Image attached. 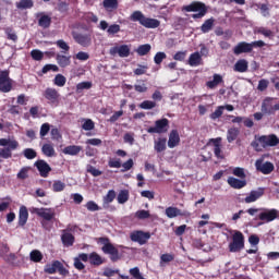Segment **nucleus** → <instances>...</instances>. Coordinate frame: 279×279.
<instances>
[{
	"instance_id": "nucleus-21",
	"label": "nucleus",
	"mask_w": 279,
	"mask_h": 279,
	"mask_svg": "<svg viewBox=\"0 0 279 279\" xmlns=\"http://www.w3.org/2000/svg\"><path fill=\"white\" fill-rule=\"evenodd\" d=\"M61 242L63 247H73L75 244V235L66 230H63L61 234Z\"/></svg>"
},
{
	"instance_id": "nucleus-4",
	"label": "nucleus",
	"mask_w": 279,
	"mask_h": 279,
	"mask_svg": "<svg viewBox=\"0 0 279 279\" xmlns=\"http://www.w3.org/2000/svg\"><path fill=\"white\" fill-rule=\"evenodd\" d=\"M267 44H265V41L263 40H257V41H252V43H247V41H240L238 43V45H235L233 47V53L234 56H241V53H252L254 51V49L256 48H263L265 47Z\"/></svg>"
},
{
	"instance_id": "nucleus-37",
	"label": "nucleus",
	"mask_w": 279,
	"mask_h": 279,
	"mask_svg": "<svg viewBox=\"0 0 279 279\" xmlns=\"http://www.w3.org/2000/svg\"><path fill=\"white\" fill-rule=\"evenodd\" d=\"M41 151L44 156H47V158H53V156H56V148H53L52 144H44Z\"/></svg>"
},
{
	"instance_id": "nucleus-52",
	"label": "nucleus",
	"mask_w": 279,
	"mask_h": 279,
	"mask_svg": "<svg viewBox=\"0 0 279 279\" xmlns=\"http://www.w3.org/2000/svg\"><path fill=\"white\" fill-rule=\"evenodd\" d=\"M82 129L85 130V132H90V130H95V122L92 119H86L82 124Z\"/></svg>"
},
{
	"instance_id": "nucleus-5",
	"label": "nucleus",
	"mask_w": 279,
	"mask_h": 279,
	"mask_svg": "<svg viewBox=\"0 0 279 279\" xmlns=\"http://www.w3.org/2000/svg\"><path fill=\"white\" fill-rule=\"evenodd\" d=\"M96 241L97 243H101V245H104L101 251L104 254H109L110 260H112V263H117V260L121 258L119 256V248H117L114 244L110 243V238L101 236L96 239Z\"/></svg>"
},
{
	"instance_id": "nucleus-15",
	"label": "nucleus",
	"mask_w": 279,
	"mask_h": 279,
	"mask_svg": "<svg viewBox=\"0 0 279 279\" xmlns=\"http://www.w3.org/2000/svg\"><path fill=\"white\" fill-rule=\"evenodd\" d=\"M131 48L128 45L114 46L110 48V56H119V58H130Z\"/></svg>"
},
{
	"instance_id": "nucleus-22",
	"label": "nucleus",
	"mask_w": 279,
	"mask_h": 279,
	"mask_svg": "<svg viewBox=\"0 0 279 279\" xmlns=\"http://www.w3.org/2000/svg\"><path fill=\"white\" fill-rule=\"evenodd\" d=\"M227 182H228L229 186H231V189L241 190V189H245V186H247V181L240 180L234 177H229Z\"/></svg>"
},
{
	"instance_id": "nucleus-62",
	"label": "nucleus",
	"mask_w": 279,
	"mask_h": 279,
	"mask_svg": "<svg viewBox=\"0 0 279 279\" xmlns=\"http://www.w3.org/2000/svg\"><path fill=\"white\" fill-rule=\"evenodd\" d=\"M134 88L136 93H147V84H145V81L140 82V84H135Z\"/></svg>"
},
{
	"instance_id": "nucleus-51",
	"label": "nucleus",
	"mask_w": 279,
	"mask_h": 279,
	"mask_svg": "<svg viewBox=\"0 0 279 279\" xmlns=\"http://www.w3.org/2000/svg\"><path fill=\"white\" fill-rule=\"evenodd\" d=\"M119 274H120L119 269H112L107 267L104 269L102 276L105 278H112L113 276H117V275L119 276Z\"/></svg>"
},
{
	"instance_id": "nucleus-10",
	"label": "nucleus",
	"mask_w": 279,
	"mask_h": 279,
	"mask_svg": "<svg viewBox=\"0 0 279 279\" xmlns=\"http://www.w3.org/2000/svg\"><path fill=\"white\" fill-rule=\"evenodd\" d=\"M72 37L81 47H90V45H93V35L90 33L72 32Z\"/></svg>"
},
{
	"instance_id": "nucleus-13",
	"label": "nucleus",
	"mask_w": 279,
	"mask_h": 279,
	"mask_svg": "<svg viewBox=\"0 0 279 279\" xmlns=\"http://www.w3.org/2000/svg\"><path fill=\"white\" fill-rule=\"evenodd\" d=\"M130 239H131V241H133V243H138L140 245H145V243H147V240L151 239V233L136 230V231L131 232Z\"/></svg>"
},
{
	"instance_id": "nucleus-58",
	"label": "nucleus",
	"mask_w": 279,
	"mask_h": 279,
	"mask_svg": "<svg viewBox=\"0 0 279 279\" xmlns=\"http://www.w3.org/2000/svg\"><path fill=\"white\" fill-rule=\"evenodd\" d=\"M24 156L27 158V160H34L36 158L37 153L34 150V148H26L23 151Z\"/></svg>"
},
{
	"instance_id": "nucleus-16",
	"label": "nucleus",
	"mask_w": 279,
	"mask_h": 279,
	"mask_svg": "<svg viewBox=\"0 0 279 279\" xmlns=\"http://www.w3.org/2000/svg\"><path fill=\"white\" fill-rule=\"evenodd\" d=\"M265 195V187H258L257 190H253L250 194L244 198L245 204H254V202H258L260 197Z\"/></svg>"
},
{
	"instance_id": "nucleus-60",
	"label": "nucleus",
	"mask_w": 279,
	"mask_h": 279,
	"mask_svg": "<svg viewBox=\"0 0 279 279\" xmlns=\"http://www.w3.org/2000/svg\"><path fill=\"white\" fill-rule=\"evenodd\" d=\"M233 175H235L236 178H241V180H245V178H246L245 169H243L241 167L234 168Z\"/></svg>"
},
{
	"instance_id": "nucleus-50",
	"label": "nucleus",
	"mask_w": 279,
	"mask_h": 279,
	"mask_svg": "<svg viewBox=\"0 0 279 279\" xmlns=\"http://www.w3.org/2000/svg\"><path fill=\"white\" fill-rule=\"evenodd\" d=\"M31 58H33V60H36L37 62H40V60L45 58V53H43V51L38 49H34L31 51Z\"/></svg>"
},
{
	"instance_id": "nucleus-18",
	"label": "nucleus",
	"mask_w": 279,
	"mask_h": 279,
	"mask_svg": "<svg viewBox=\"0 0 279 279\" xmlns=\"http://www.w3.org/2000/svg\"><path fill=\"white\" fill-rule=\"evenodd\" d=\"M213 144L214 155L218 158V160H223L226 156L223 155V150H221V137L210 138L208 145Z\"/></svg>"
},
{
	"instance_id": "nucleus-17",
	"label": "nucleus",
	"mask_w": 279,
	"mask_h": 279,
	"mask_svg": "<svg viewBox=\"0 0 279 279\" xmlns=\"http://www.w3.org/2000/svg\"><path fill=\"white\" fill-rule=\"evenodd\" d=\"M35 167L39 171V175L41 178H49V173H51V166H49L47 161L39 159L35 162Z\"/></svg>"
},
{
	"instance_id": "nucleus-64",
	"label": "nucleus",
	"mask_w": 279,
	"mask_h": 279,
	"mask_svg": "<svg viewBox=\"0 0 279 279\" xmlns=\"http://www.w3.org/2000/svg\"><path fill=\"white\" fill-rule=\"evenodd\" d=\"M147 69H149V66L138 64V68L135 69L133 73L134 75H145V73H147Z\"/></svg>"
},
{
	"instance_id": "nucleus-49",
	"label": "nucleus",
	"mask_w": 279,
	"mask_h": 279,
	"mask_svg": "<svg viewBox=\"0 0 279 279\" xmlns=\"http://www.w3.org/2000/svg\"><path fill=\"white\" fill-rule=\"evenodd\" d=\"M140 108L142 110H153V108H156V101L144 100L142 104H140Z\"/></svg>"
},
{
	"instance_id": "nucleus-41",
	"label": "nucleus",
	"mask_w": 279,
	"mask_h": 279,
	"mask_svg": "<svg viewBox=\"0 0 279 279\" xmlns=\"http://www.w3.org/2000/svg\"><path fill=\"white\" fill-rule=\"evenodd\" d=\"M29 258L32 260V263H40L44 258L43 253L38 250H33L29 253Z\"/></svg>"
},
{
	"instance_id": "nucleus-9",
	"label": "nucleus",
	"mask_w": 279,
	"mask_h": 279,
	"mask_svg": "<svg viewBox=\"0 0 279 279\" xmlns=\"http://www.w3.org/2000/svg\"><path fill=\"white\" fill-rule=\"evenodd\" d=\"M169 130V119L162 118L155 121V126H149L146 132L148 134H165Z\"/></svg>"
},
{
	"instance_id": "nucleus-27",
	"label": "nucleus",
	"mask_w": 279,
	"mask_h": 279,
	"mask_svg": "<svg viewBox=\"0 0 279 279\" xmlns=\"http://www.w3.org/2000/svg\"><path fill=\"white\" fill-rule=\"evenodd\" d=\"M56 61L61 69H66V66H71V56L58 53L56 56Z\"/></svg>"
},
{
	"instance_id": "nucleus-7",
	"label": "nucleus",
	"mask_w": 279,
	"mask_h": 279,
	"mask_svg": "<svg viewBox=\"0 0 279 279\" xmlns=\"http://www.w3.org/2000/svg\"><path fill=\"white\" fill-rule=\"evenodd\" d=\"M45 274H59L60 276H63V278H66L69 276V269L64 267V264L60 260H53L51 264H47L44 268Z\"/></svg>"
},
{
	"instance_id": "nucleus-33",
	"label": "nucleus",
	"mask_w": 279,
	"mask_h": 279,
	"mask_svg": "<svg viewBox=\"0 0 279 279\" xmlns=\"http://www.w3.org/2000/svg\"><path fill=\"white\" fill-rule=\"evenodd\" d=\"M0 147H9L10 149H17L19 142L16 140L0 138Z\"/></svg>"
},
{
	"instance_id": "nucleus-31",
	"label": "nucleus",
	"mask_w": 279,
	"mask_h": 279,
	"mask_svg": "<svg viewBox=\"0 0 279 279\" xmlns=\"http://www.w3.org/2000/svg\"><path fill=\"white\" fill-rule=\"evenodd\" d=\"M247 69L248 63L245 59H240L234 64V71H236V73H246Z\"/></svg>"
},
{
	"instance_id": "nucleus-2",
	"label": "nucleus",
	"mask_w": 279,
	"mask_h": 279,
	"mask_svg": "<svg viewBox=\"0 0 279 279\" xmlns=\"http://www.w3.org/2000/svg\"><path fill=\"white\" fill-rule=\"evenodd\" d=\"M182 12H197L192 14V19L197 21L198 19H204L208 14V5L202 1H192L190 4L182 7Z\"/></svg>"
},
{
	"instance_id": "nucleus-29",
	"label": "nucleus",
	"mask_w": 279,
	"mask_h": 279,
	"mask_svg": "<svg viewBox=\"0 0 279 279\" xmlns=\"http://www.w3.org/2000/svg\"><path fill=\"white\" fill-rule=\"evenodd\" d=\"M102 7L107 12H114V10H119V0H104Z\"/></svg>"
},
{
	"instance_id": "nucleus-3",
	"label": "nucleus",
	"mask_w": 279,
	"mask_h": 279,
	"mask_svg": "<svg viewBox=\"0 0 279 279\" xmlns=\"http://www.w3.org/2000/svg\"><path fill=\"white\" fill-rule=\"evenodd\" d=\"M130 20L133 21V23H140L143 27H146V29H156L160 27V21L151 17L145 16L143 12L141 11H134Z\"/></svg>"
},
{
	"instance_id": "nucleus-46",
	"label": "nucleus",
	"mask_w": 279,
	"mask_h": 279,
	"mask_svg": "<svg viewBox=\"0 0 279 279\" xmlns=\"http://www.w3.org/2000/svg\"><path fill=\"white\" fill-rule=\"evenodd\" d=\"M4 34H7L8 40H13V43H16V40H19V36L16 35V33H14V29H12V27H7L4 29Z\"/></svg>"
},
{
	"instance_id": "nucleus-1",
	"label": "nucleus",
	"mask_w": 279,
	"mask_h": 279,
	"mask_svg": "<svg viewBox=\"0 0 279 279\" xmlns=\"http://www.w3.org/2000/svg\"><path fill=\"white\" fill-rule=\"evenodd\" d=\"M246 213L251 217H256L255 221H260L258 222V226H263L264 223H271V221H276V219H278V209L276 208L267 209L251 207L246 210Z\"/></svg>"
},
{
	"instance_id": "nucleus-24",
	"label": "nucleus",
	"mask_w": 279,
	"mask_h": 279,
	"mask_svg": "<svg viewBox=\"0 0 279 279\" xmlns=\"http://www.w3.org/2000/svg\"><path fill=\"white\" fill-rule=\"evenodd\" d=\"M38 26L43 27V29H49L51 27V16L45 13H38Z\"/></svg>"
},
{
	"instance_id": "nucleus-55",
	"label": "nucleus",
	"mask_w": 279,
	"mask_h": 279,
	"mask_svg": "<svg viewBox=\"0 0 279 279\" xmlns=\"http://www.w3.org/2000/svg\"><path fill=\"white\" fill-rule=\"evenodd\" d=\"M119 32H121V26L119 24H112L107 29L109 36H114V34H119Z\"/></svg>"
},
{
	"instance_id": "nucleus-25",
	"label": "nucleus",
	"mask_w": 279,
	"mask_h": 279,
	"mask_svg": "<svg viewBox=\"0 0 279 279\" xmlns=\"http://www.w3.org/2000/svg\"><path fill=\"white\" fill-rule=\"evenodd\" d=\"M27 219H29V211L25 205H22L19 211V226L23 228L27 223Z\"/></svg>"
},
{
	"instance_id": "nucleus-54",
	"label": "nucleus",
	"mask_w": 279,
	"mask_h": 279,
	"mask_svg": "<svg viewBox=\"0 0 279 279\" xmlns=\"http://www.w3.org/2000/svg\"><path fill=\"white\" fill-rule=\"evenodd\" d=\"M136 219H149L151 217V214H149V210L141 209L135 213Z\"/></svg>"
},
{
	"instance_id": "nucleus-6",
	"label": "nucleus",
	"mask_w": 279,
	"mask_h": 279,
	"mask_svg": "<svg viewBox=\"0 0 279 279\" xmlns=\"http://www.w3.org/2000/svg\"><path fill=\"white\" fill-rule=\"evenodd\" d=\"M279 144L278 136L276 134L270 135H262L257 138L256 142H252V147L256 149V151L260 150V145L265 149V147H276Z\"/></svg>"
},
{
	"instance_id": "nucleus-40",
	"label": "nucleus",
	"mask_w": 279,
	"mask_h": 279,
	"mask_svg": "<svg viewBox=\"0 0 279 279\" xmlns=\"http://www.w3.org/2000/svg\"><path fill=\"white\" fill-rule=\"evenodd\" d=\"M64 189H66L65 182H62L60 180L53 181V184H52L53 193H62V191H64Z\"/></svg>"
},
{
	"instance_id": "nucleus-56",
	"label": "nucleus",
	"mask_w": 279,
	"mask_h": 279,
	"mask_svg": "<svg viewBox=\"0 0 279 279\" xmlns=\"http://www.w3.org/2000/svg\"><path fill=\"white\" fill-rule=\"evenodd\" d=\"M49 71H53V73H58V71H60V68H58V65H56V64H46L41 69V73H44V74L49 73Z\"/></svg>"
},
{
	"instance_id": "nucleus-20",
	"label": "nucleus",
	"mask_w": 279,
	"mask_h": 279,
	"mask_svg": "<svg viewBox=\"0 0 279 279\" xmlns=\"http://www.w3.org/2000/svg\"><path fill=\"white\" fill-rule=\"evenodd\" d=\"M257 171H260L264 175H269L274 171V163L266 161L263 163V160H257L255 162Z\"/></svg>"
},
{
	"instance_id": "nucleus-42",
	"label": "nucleus",
	"mask_w": 279,
	"mask_h": 279,
	"mask_svg": "<svg viewBox=\"0 0 279 279\" xmlns=\"http://www.w3.org/2000/svg\"><path fill=\"white\" fill-rule=\"evenodd\" d=\"M128 199H130V191L128 190L120 191L117 198L118 204H125Z\"/></svg>"
},
{
	"instance_id": "nucleus-48",
	"label": "nucleus",
	"mask_w": 279,
	"mask_h": 279,
	"mask_svg": "<svg viewBox=\"0 0 279 279\" xmlns=\"http://www.w3.org/2000/svg\"><path fill=\"white\" fill-rule=\"evenodd\" d=\"M117 197V192L114 190H109L107 195L104 196V202L105 204H112Z\"/></svg>"
},
{
	"instance_id": "nucleus-35",
	"label": "nucleus",
	"mask_w": 279,
	"mask_h": 279,
	"mask_svg": "<svg viewBox=\"0 0 279 279\" xmlns=\"http://www.w3.org/2000/svg\"><path fill=\"white\" fill-rule=\"evenodd\" d=\"M219 84H223V76L220 74H214L213 81L207 82L206 86L213 89V88H217Z\"/></svg>"
},
{
	"instance_id": "nucleus-53",
	"label": "nucleus",
	"mask_w": 279,
	"mask_h": 279,
	"mask_svg": "<svg viewBox=\"0 0 279 279\" xmlns=\"http://www.w3.org/2000/svg\"><path fill=\"white\" fill-rule=\"evenodd\" d=\"M56 45L59 49H62L64 51V53H66L71 50V46H69V44H66V41H64L63 39L57 40Z\"/></svg>"
},
{
	"instance_id": "nucleus-38",
	"label": "nucleus",
	"mask_w": 279,
	"mask_h": 279,
	"mask_svg": "<svg viewBox=\"0 0 279 279\" xmlns=\"http://www.w3.org/2000/svg\"><path fill=\"white\" fill-rule=\"evenodd\" d=\"M190 66H199L202 64V54L199 52H194L189 58Z\"/></svg>"
},
{
	"instance_id": "nucleus-11",
	"label": "nucleus",
	"mask_w": 279,
	"mask_h": 279,
	"mask_svg": "<svg viewBox=\"0 0 279 279\" xmlns=\"http://www.w3.org/2000/svg\"><path fill=\"white\" fill-rule=\"evenodd\" d=\"M32 213L40 217L44 221H52V219H56V209L53 208L33 207Z\"/></svg>"
},
{
	"instance_id": "nucleus-36",
	"label": "nucleus",
	"mask_w": 279,
	"mask_h": 279,
	"mask_svg": "<svg viewBox=\"0 0 279 279\" xmlns=\"http://www.w3.org/2000/svg\"><path fill=\"white\" fill-rule=\"evenodd\" d=\"M89 263L94 265V267H99L104 265V258L97 254V252H93L89 254Z\"/></svg>"
},
{
	"instance_id": "nucleus-39",
	"label": "nucleus",
	"mask_w": 279,
	"mask_h": 279,
	"mask_svg": "<svg viewBox=\"0 0 279 279\" xmlns=\"http://www.w3.org/2000/svg\"><path fill=\"white\" fill-rule=\"evenodd\" d=\"M17 10H31L34 8V0H20L16 2Z\"/></svg>"
},
{
	"instance_id": "nucleus-26",
	"label": "nucleus",
	"mask_w": 279,
	"mask_h": 279,
	"mask_svg": "<svg viewBox=\"0 0 279 279\" xmlns=\"http://www.w3.org/2000/svg\"><path fill=\"white\" fill-rule=\"evenodd\" d=\"M166 215L169 219H174V217H186V211H182L178 207H167Z\"/></svg>"
},
{
	"instance_id": "nucleus-57",
	"label": "nucleus",
	"mask_w": 279,
	"mask_h": 279,
	"mask_svg": "<svg viewBox=\"0 0 279 279\" xmlns=\"http://www.w3.org/2000/svg\"><path fill=\"white\" fill-rule=\"evenodd\" d=\"M129 274L134 278V279H145L143 275H141V269L138 267L131 268L129 270Z\"/></svg>"
},
{
	"instance_id": "nucleus-47",
	"label": "nucleus",
	"mask_w": 279,
	"mask_h": 279,
	"mask_svg": "<svg viewBox=\"0 0 279 279\" xmlns=\"http://www.w3.org/2000/svg\"><path fill=\"white\" fill-rule=\"evenodd\" d=\"M15 148H10V147H5V148H0V158H4L5 160H8V158H12V151H14Z\"/></svg>"
},
{
	"instance_id": "nucleus-59",
	"label": "nucleus",
	"mask_w": 279,
	"mask_h": 279,
	"mask_svg": "<svg viewBox=\"0 0 279 279\" xmlns=\"http://www.w3.org/2000/svg\"><path fill=\"white\" fill-rule=\"evenodd\" d=\"M266 88H269V81L266 78H262L258 81L257 90L260 93L265 92Z\"/></svg>"
},
{
	"instance_id": "nucleus-34",
	"label": "nucleus",
	"mask_w": 279,
	"mask_h": 279,
	"mask_svg": "<svg viewBox=\"0 0 279 279\" xmlns=\"http://www.w3.org/2000/svg\"><path fill=\"white\" fill-rule=\"evenodd\" d=\"M241 131L238 128H231L227 131V141L228 143H234L239 138Z\"/></svg>"
},
{
	"instance_id": "nucleus-61",
	"label": "nucleus",
	"mask_w": 279,
	"mask_h": 279,
	"mask_svg": "<svg viewBox=\"0 0 279 279\" xmlns=\"http://www.w3.org/2000/svg\"><path fill=\"white\" fill-rule=\"evenodd\" d=\"M167 59V53L165 52H157L154 57L155 64H162V60Z\"/></svg>"
},
{
	"instance_id": "nucleus-19",
	"label": "nucleus",
	"mask_w": 279,
	"mask_h": 279,
	"mask_svg": "<svg viewBox=\"0 0 279 279\" xmlns=\"http://www.w3.org/2000/svg\"><path fill=\"white\" fill-rule=\"evenodd\" d=\"M44 97L50 101V104H58V101H60V92L53 87H47L44 92Z\"/></svg>"
},
{
	"instance_id": "nucleus-32",
	"label": "nucleus",
	"mask_w": 279,
	"mask_h": 279,
	"mask_svg": "<svg viewBox=\"0 0 279 279\" xmlns=\"http://www.w3.org/2000/svg\"><path fill=\"white\" fill-rule=\"evenodd\" d=\"M82 151V146L77 145H70L63 148L62 153L65 154V156H77Z\"/></svg>"
},
{
	"instance_id": "nucleus-45",
	"label": "nucleus",
	"mask_w": 279,
	"mask_h": 279,
	"mask_svg": "<svg viewBox=\"0 0 279 279\" xmlns=\"http://www.w3.org/2000/svg\"><path fill=\"white\" fill-rule=\"evenodd\" d=\"M54 86H59L62 88V86H65L66 84V77L62 74H57L53 80Z\"/></svg>"
},
{
	"instance_id": "nucleus-44",
	"label": "nucleus",
	"mask_w": 279,
	"mask_h": 279,
	"mask_svg": "<svg viewBox=\"0 0 279 279\" xmlns=\"http://www.w3.org/2000/svg\"><path fill=\"white\" fill-rule=\"evenodd\" d=\"M223 116V106H218L217 109L210 113L209 119H211V121H217V119H221V117Z\"/></svg>"
},
{
	"instance_id": "nucleus-30",
	"label": "nucleus",
	"mask_w": 279,
	"mask_h": 279,
	"mask_svg": "<svg viewBox=\"0 0 279 279\" xmlns=\"http://www.w3.org/2000/svg\"><path fill=\"white\" fill-rule=\"evenodd\" d=\"M154 149L157 154H162L167 149V138L159 137L158 141H155Z\"/></svg>"
},
{
	"instance_id": "nucleus-43",
	"label": "nucleus",
	"mask_w": 279,
	"mask_h": 279,
	"mask_svg": "<svg viewBox=\"0 0 279 279\" xmlns=\"http://www.w3.org/2000/svg\"><path fill=\"white\" fill-rule=\"evenodd\" d=\"M150 51H151V45L149 44L141 45L136 49V53L140 56H147V53H149Z\"/></svg>"
},
{
	"instance_id": "nucleus-28",
	"label": "nucleus",
	"mask_w": 279,
	"mask_h": 279,
	"mask_svg": "<svg viewBox=\"0 0 279 279\" xmlns=\"http://www.w3.org/2000/svg\"><path fill=\"white\" fill-rule=\"evenodd\" d=\"M215 27V17H210L205 20V22L201 26V32L203 34H208L209 32H213V28Z\"/></svg>"
},
{
	"instance_id": "nucleus-12",
	"label": "nucleus",
	"mask_w": 279,
	"mask_h": 279,
	"mask_svg": "<svg viewBox=\"0 0 279 279\" xmlns=\"http://www.w3.org/2000/svg\"><path fill=\"white\" fill-rule=\"evenodd\" d=\"M12 90V80L10 78V71L4 70L0 72V93H10Z\"/></svg>"
},
{
	"instance_id": "nucleus-8",
	"label": "nucleus",
	"mask_w": 279,
	"mask_h": 279,
	"mask_svg": "<svg viewBox=\"0 0 279 279\" xmlns=\"http://www.w3.org/2000/svg\"><path fill=\"white\" fill-rule=\"evenodd\" d=\"M245 248V235L241 231H235L232 235V242L229 243V252L236 253Z\"/></svg>"
},
{
	"instance_id": "nucleus-63",
	"label": "nucleus",
	"mask_w": 279,
	"mask_h": 279,
	"mask_svg": "<svg viewBox=\"0 0 279 279\" xmlns=\"http://www.w3.org/2000/svg\"><path fill=\"white\" fill-rule=\"evenodd\" d=\"M85 206L90 213L99 210V205H97V203H95L94 201L87 202Z\"/></svg>"
},
{
	"instance_id": "nucleus-14",
	"label": "nucleus",
	"mask_w": 279,
	"mask_h": 279,
	"mask_svg": "<svg viewBox=\"0 0 279 279\" xmlns=\"http://www.w3.org/2000/svg\"><path fill=\"white\" fill-rule=\"evenodd\" d=\"M278 110H279V104L274 105V100L271 98H266L262 102L263 114H276Z\"/></svg>"
},
{
	"instance_id": "nucleus-23",
	"label": "nucleus",
	"mask_w": 279,
	"mask_h": 279,
	"mask_svg": "<svg viewBox=\"0 0 279 279\" xmlns=\"http://www.w3.org/2000/svg\"><path fill=\"white\" fill-rule=\"evenodd\" d=\"M180 145V133L178 130H172L169 134L168 147L173 149V147H178Z\"/></svg>"
}]
</instances>
